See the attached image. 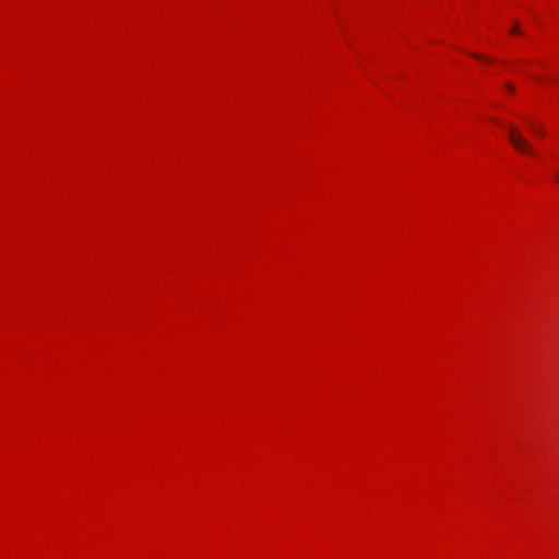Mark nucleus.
I'll use <instances>...</instances> for the list:
<instances>
[{
  "label": "nucleus",
  "instance_id": "f257e3e1",
  "mask_svg": "<svg viewBox=\"0 0 559 559\" xmlns=\"http://www.w3.org/2000/svg\"><path fill=\"white\" fill-rule=\"evenodd\" d=\"M508 138L512 146L518 152L526 155H534L535 152L532 144L524 138V135L518 128L510 126L508 128Z\"/></svg>",
  "mask_w": 559,
  "mask_h": 559
},
{
  "label": "nucleus",
  "instance_id": "f03ea898",
  "mask_svg": "<svg viewBox=\"0 0 559 559\" xmlns=\"http://www.w3.org/2000/svg\"><path fill=\"white\" fill-rule=\"evenodd\" d=\"M531 127H532V130H533L537 135H540V136L545 135L546 130H545V128H544V127H542V126H536V124H534V123H531Z\"/></svg>",
  "mask_w": 559,
  "mask_h": 559
},
{
  "label": "nucleus",
  "instance_id": "7ed1b4c3",
  "mask_svg": "<svg viewBox=\"0 0 559 559\" xmlns=\"http://www.w3.org/2000/svg\"><path fill=\"white\" fill-rule=\"evenodd\" d=\"M510 33H511V34H519V35H520V34H522V32H521V29H520V27H519V24H518V23L512 27V29L510 31Z\"/></svg>",
  "mask_w": 559,
  "mask_h": 559
},
{
  "label": "nucleus",
  "instance_id": "20e7f679",
  "mask_svg": "<svg viewBox=\"0 0 559 559\" xmlns=\"http://www.w3.org/2000/svg\"><path fill=\"white\" fill-rule=\"evenodd\" d=\"M472 57H474L475 59L480 60V61L489 62V59H487V58H485V57H483V56H480L478 53H473Z\"/></svg>",
  "mask_w": 559,
  "mask_h": 559
},
{
  "label": "nucleus",
  "instance_id": "39448f33",
  "mask_svg": "<svg viewBox=\"0 0 559 559\" xmlns=\"http://www.w3.org/2000/svg\"><path fill=\"white\" fill-rule=\"evenodd\" d=\"M506 85H507V87H508L510 91H513V86H512V85H510L509 83H507Z\"/></svg>",
  "mask_w": 559,
  "mask_h": 559
}]
</instances>
